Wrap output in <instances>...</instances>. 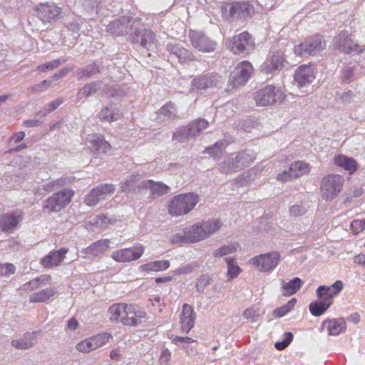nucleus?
Here are the masks:
<instances>
[{
	"instance_id": "f257e3e1",
	"label": "nucleus",
	"mask_w": 365,
	"mask_h": 365,
	"mask_svg": "<svg viewBox=\"0 0 365 365\" xmlns=\"http://www.w3.org/2000/svg\"><path fill=\"white\" fill-rule=\"evenodd\" d=\"M220 9L223 19L235 25L245 24L255 14V8L249 1L224 2Z\"/></svg>"
},
{
	"instance_id": "f03ea898",
	"label": "nucleus",
	"mask_w": 365,
	"mask_h": 365,
	"mask_svg": "<svg viewBox=\"0 0 365 365\" xmlns=\"http://www.w3.org/2000/svg\"><path fill=\"white\" fill-rule=\"evenodd\" d=\"M199 202L198 195L187 192L173 196L168 204V212L172 216H181L190 212Z\"/></svg>"
},
{
	"instance_id": "7ed1b4c3",
	"label": "nucleus",
	"mask_w": 365,
	"mask_h": 365,
	"mask_svg": "<svg viewBox=\"0 0 365 365\" xmlns=\"http://www.w3.org/2000/svg\"><path fill=\"white\" fill-rule=\"evenodd\" d=\"M208 121L204 118H197L192 120L186 125L180 126L176 128L173 134V140L178 143H185L190 139L200 135L201 132L208 126Z\"/></svg>"
},
{
	"instance_id": "20e7f679",
	"label": "nucleus",
	"mask_w": 365,
	"mask_h": 365,
	"mask_svg": "<svg viewBox=\"0 0 365 365\" xmlns=\"http://www.w3.org/2000/svg\"><path fill=\"white\" fill-rule=\"evenodd\" d=\"M326 47V41L324 37L319 34L308 36L304 40L294 47V53L296 56L308 58L317 56Z\"/></svg>"
},
{
	"instance_id": "39448f33",
	"label": "nucleus",
	"mask_w": 365,
	"mask_h": 365,
	"mask_svg": "<svg viewBox=\"0 0 365 365\" xmlns=\"http://www.w3.org/2000/svg\"><path fill=\"white\" fill-rule=\"evenodd\" d=\"M285 95L281 88L273 85L267 86L253 94L256 104L259 106H269L284 100Z\"/></svg>"
},
{
	"instance_id": "423d86ee",
	"label": "nucleus",
	"mask_w": 365,
	"mask_h": 365,
	"mask_svg": "<svg viewBox=\"0 0 365 365\" xmlns=\"http://www.w3.org/2000/svg\"><path fill=\"white\" fill-rule=\"evenodd\" d=\"M130 38L133 43L138 45L148 51L156 48V39L155 34L150 29L143 27L140 19L136 23L130 34Z\"/></svg>"
},
{
	"instance_id": "0eeeda50",
	"label": "nucleus",
	"mask_w": 365,
	"mask_h": 365,
	"mask_svg": "<svg viewBox=\"0 0 365 365\" xmlns=\"http://www.w3.org/2000/svg\"><path fill=\"white\" fill-rule=\"evenodd\" d=\"M221 227L219 220L202 221L187 227L192 242H199L207 238L217 232Z\"/></svg>"
},
{
	"instance_id": "6e6552de",
	"label": "nucleus",
	"mask_w": 365,
	"mask_h": 365,
	"mask_svg": "<svg viewBox=\"0 0 365 365\" xmlns=\"http://www.w3.org/2000/svg\"><path fill=\"white\" fill-rule=\"evenodd\" d=\"M226 45L234 54L248 53L254 49L255 41L252 36L244 31L227 40Z\"/></svg>"
},
{
	"instance_id": "1a4fd4ad",
	"label": "nucleus",
	"mask_w": 365,
	"mask_h": 365,
	"mask_svg": "<svg viewBox=\"0 0 365 365\" xmlns=\"http://www.w3.org/2000/svg\"><path fill=\"white\" fill-rule=\"evenodd\" d=\"M344 182V178L340 175H328L325 176L321 183L322 197L326 200L331 201L341 192Z\"/></svg>"
},
{
	"instance_id": "9d476101",
	"label": "nucleus",
	"mask_w": 365,
	"mask_h": 365,
	"mask_svg": "<svg viewBox=\"0 0 365 365\" xmlns=\"http://www.w3.org/2000/svg\"><path fill=\"white\" fill-rule=\"evenodd\" d=\"M74 191L71 189L64 188L53 193L45 202L43 210L49 212H59L64 208L71 200Z\"/></svg>"
},
{
	"instance_id": "9b49d317",
	"label": "nucleus",
	"mask_w": 365,
	"mask_h": 365,
	"mask_svg": "<svg viewBox=\"0 0 365 365\" xmlns=\"http://www.w3.org/2000/svg\"><path fill=\"white\" fill-rule=\"evenodd\" d=\"M254 71L252 63L248 61L240 62L230 73L229 83L233 88L245 85L251 78Z\"/></svg>"
},
{
	"instance_id": "f8f14e48",
	"label": "nucleus",
	"mask_w": 365,
	"mask_h": 365,
	"mask_svg": "<svg viewBox=\"0 0 365 365\" xmlns=\"http://www.w3.org/2000/svg\"><path fill=\"white\" fill-rule=\"evenodd\" d=\"M138 21H139V18L126 16H121L110 22L107 30L115 36L130 34Z\"/></svg>"
},
{
	"instance_id": "ddd939ff",
	"label": "nucleus",
	"mask_w": 365,
	"mask_h": 365,
	"mask_svg": "<svg viewBox=\"0 0 365 365\" xmlns=\"http://www.w3.org/2000/svg\"><path fill=\"white\" fill-rule=\"evenodd\" d=\"M166 51L169 53L168 56L169 61L176 58L178 63L183 65L197 61L196 56L192 51L177 42L168 43L166 46Z\"/></svg>"
},
{
	"instance_id": "4468645a",
	"label": "nucleus",
	"mask_w": 365,
	"mask_h": 365,
	"mask_svg": "<svg viewBox=\"0 0 365 365\" xmlns=\"http://www.w3.org/2000/svg\"><path fill=\"white\" fill-rule=\"evenodd\" d=\"M287 61L284 53L281 50H272L269 53L266 60L261 66V71L266 73H274L282 70Z\"/></svg>"
},
{
	"instance_id": "2eb2a0df",
	"label": "nucleus",
	"mask_w": 365,
	"mask_h": 365,
	"mask_svg": "<svg viewBox=\"0 0 365 365\" xmlns=\"http://www.w3.org/2000/svg\"><path fill=\"white\" fill-rule=\"evenodd\" d=\"M188 37L192 47L199 51L210 53L214 51L217 48V42L202 32L190 31Z\"/></svg>"
},
{
	"instance_id": "dca6fc26",
	"label": "nucleus",
	"mask_w": 365,
	"mask_h": 365,
	"mask_svg": "<svg viewBox=\"0 0 365 365\" xmlns=\"http://www.w3.org/2000/svg\"><path fill=\"white\" fill-rule=\"evenodd\" d=\"M24 213L19 209L2 215L0 217V228L4 232L13 233L22 222Z\"/></svg>"
},
{
	"instance_id": "f3484780",
	"label": "nucleus",
	"mask_w": 365,
	"mask_h": 365,
	"mask_svg": "<svg viewBox=\"0 0 365 365\" xmlns=\"http://www.w3.org/2000/svg\"><path fill=\"white\" fill-rule=\"evenodd\" d=\"M280 259L279 252H272L259 255L251 259L252 263L255 265L260 272H271L278 264Z\"/></svg>"
},
{
	"instance_id": "a211bd4d",
	"label": "nucleus",
	"mask_w": 365,
	"mask_h": 365,
	"mask_svg": "<svg viewBox=\"0 0 365 365\" xmlns=\"http://www.w3.org/2000/svg\"><path fill=\"white\" fill-rule=\"evenodd\" d=\"M115 187L112 184H101L92 189L85 197V203L91 207L96 205L101 200L113 194Z\"/></svg>"
},
{
	"instance_id": "6ab92c4d",
	"label": "nucleus",
	"mask_w": 365,
	"mask_h": 365,
	"mask_svg": "<svg viewBox=\"0 0 365 365\" xmlns=\"http://www.w3.org/2000/svg\"><path fill=\"white\" fill-rule=\"evenodd\" d=\"M61 11V8L54 4L41 3L36 7V15L43 23L56 21Z\"/></svg>"
},
{
	"instance_id": "aec40b11",
	"label": "nucleus",
	"mask_w": 365,
	"mask_h": 365,
	"mask_svg": "<svg viewBox=\"0 0 365 365\" xmlns=\"http://www.w3.org/2000/svg\"><path fill=\"white\" fill-rule=\"evenodd\" d=\"M110 240H100L83 249L81 252V257L90 260L101 258L109 247Z\"/></svg>"
},
{
	"instance_id": "412c9836",
	"label": "nucleus",
	"mask_w": 365,
	"mask_h": 365,
	"mask_svg": "<svg viewBox=\"0 0 365 365\" xmlns=\"http://www.w3.org/2000/svg\"><path fill=\"white\" fill-rule=\"evenodd\" d=\"M124 317L122 324L125 326H136L142 322L145 318L146 313L141 310L138 306L126 304Z\"/></svg>"
},
{
	"instance_id": "4be33fe9",
	"label": "nucleus",
	"mask_w": 365,
	"mask_h": 365,
	"mask_svg": "<svg viewBox=\"0 0 365 365\" xmlns=\"http://www.w3.org/2000/svg\"><path fill=\"white\" fill-rule=\"evenodd\" d=\"M334 48L345 53H359L363 51L358 44L354 43L347 33L344 31L340 33L336 38Z\"/></svg>"
},
{
	"instance_id": "5701e85b",
	"label": "nucleus",
	"mask_w": 365,
	"mask_h": 365,
	"mask_svg": "<svg viewBox=\"0 0 365 365\" xmlns=\"http://www.w3.org/2000/svg\"><path fill=\"white\" fill-rule=\"evenodd\" d=\"M344 284L341 280H336L332 285H321L316 290V295L319 299L332 302L334 297L336 296L343 289Z\"/></svg>"
},
{
	"instance_id": "b1692460",
	"label": "nucleus",
	"mask_w": 365,
	"mask_h": 365,
	"mask_svg": "<svg viewBox=\"0 0 365 365\" xmlns=\"http://www.w3.org/2000/svg\"><path fill=\"white\" fill-rule=\"evenodd\" d=\"M294 78L300 88L309 85L315 78L314 68L312 66L302 65L295 71Z\"/></svg>"
},
{
	"instance_id": "393cba45",
	"label": "nucleus",
	"mask_w": 365,
	"mask_h": 365,
	"mask_svg": "<svg viewBox=\"0 0 365 365\" xmlns=\"http://www.w3.org/2000/svg\"><path fill=\"white\" fill-rule=\"evenodd\" d=\"M220 76L216 73H207L195 78L192 81V86L197 90L206 89L216 86Z\"/></svg>"
},
{
	"instance_id": "a878e982",
	"label": "nucleus",
	"mask_w": 365,
	"mask_h": 365,
	"mask_svg": "<svg viewBox=\"0 0 365 365\" xmlns=\"http://www.w3.org/2000/svg\"><path fill=\"white\" fill-rule=\"evenodd\" d=\"M195 317L196 314L192 307L187 304H184L180 314L181 328L184 333H189L194 327Z\"/></svg>"
},
{
	"instance_id": "bb28decb",
	"label": "nucleus",
	"mask_w": 365,
	"mask_h": 365,
	"mask_svg": "<svg viewBox=\"0 0 365 365\" xmlns=\"http://www.w3.org/2000/svg\"><path fill=\"white\" fill-rule=\"evenodd\" d=\"M103 69V62L100 60L94 61L91 64L78 68L75 74L78 80L90 78L99 73Z\"/></svg>"
},
{
	"instance_id": "cd10ccee",
	"label": "nucleus",
	"mask_w": 365,
	"mask_h": 365,
	"mask_svg": "<svg viewBox=\"0 0 365 365\" xmlns=\"http://www.w3.org/2000/svg\"><path fill=\"white\" fill-rule=\"evenodd\" d=\"M122 115V113L115 103L108 104L102 108L98 114L100 120L106 122L116 121L120 119Z\"/></svg>"
},
{
	"instance_id": "c85d7f7f",
	"label": "nucleus",
	"mask_w": 365,
	"mask_h": 365,
	"mask_svg": "<svg viewBox=\"0 0 365 365\" xmlns=\"http://www.w3.org/2000/svg\"><path fill=\"white\" fill-rule=\"evenodd\" d=\"M68 250L65 247H61L56 251L50 252L47 256L41 259V264L45 267H51L58 266L63 259Z\"/></svg>"
},
{
	"instance_id": "c756f323",
	"label": "nucleus",
	"mask_w": 365,
	"mask_h": 365,
	"mask_svg": "<svg viewBox=\"0 0 365 365\" xmlns=\"http://www.w3.org/2000/svg\"><path fill=\"white\" fill-rule=\"evenodd\" d=\"M233 163L235 172L240 171L250 164L255 160V156L252 153L247 151L239 152L235 158H230Z\"/></svg>"
},
{
	"instance_id": "7c9ffc66",
	"label": "nucleus",
	"mask_w": 365,
	"mask_h": 365,
	"mask_svg": "<svg viewBox=\"0 0 365 365\" xmlns=\"http://www.w3.org/2000/svg\"><path fill=\"white\" fill-rule=\"evenodd\" d=\"M141 187L150 190L152 195L161 196L168 194L170 188L161 182H155L152 180H144L140 182Z\"/></svg>"
},
{
	"instance_id": "2f4dec72",
	"label": "nucleus",
	"mask_w": 365,
	"mask_h": 365,
	"mask_svg": "<svg viewBox=\"0 0 365 365\" xmlns=\"http://www.w3.org/2000/svg\"><path fill=\"white\" fill-rule=\"evenodd\" d=\"M334 163L337 166L344 168L350 174L354 173L358 168V164L355 159L344 155L335 156Z\"/></svg>"
},
{
	"instance_id": "473e14b6",
	"label": "nucleus",
	"mask_w": 365,
	"mask_h": 365,
	"mask_svg": "<svg viewBox=\"0 0 365 365\" xmlns=\"http://www.w3.org/2000/svg\"><path fill=\"white\" fill-rule=\"evenodd\" d=\"M102 86L101 81H92L88 83L85 84L82 88H81L77 92V98L79 100L83 98H88L94 93H96L98 90L101 89Z\"/></svg>"
},
{
	"instance_id": "72a5a7b5",
	"label": "nucleus",
	"mask_w": 365,
	"mask_h": 365,
	"mask_svg": "<svg viewBox=\"0 0 365 365\" xmlns=\"http://www.w3.org/2000/svg\"><path fill=\"white\" fill-rule=\"evenodd\" d=\"M170 264L168 259L155 260L141 264L139 269L143 272H161L167 269Z\"/></svg>"
},
{
	"instance_id": "f704fd0d",
	"label": "nucleus",
	"mask_w": 365,
	"mask_h": 365,
	"mask_svg": "<svg viewBox=\"0 0 365 365\" xmlns=\"http://www.w3.org/2000/svg\"><path fill=\"white\" fill-rule=\"evenodd\" d=\"M35 344L34 332H26L20 339H15L11 341V345L19 349H27Z\"/></svg>"
},
{
	"instance_id": "c9c22d12",
	"label": "nucleus",
	"mask_w": 365,
	"mask_h": 365,
	"mask_svg": "<svg viewBox=\"0 0 365 365\" xmlns=\"http://www.w3.org/2000/svg\"><path fill=\"white\" fill-rule=\"evenodd\" d=\"M359 65L356 63H349L343 67L341 70V79L342 83L348 84L356 79V71Z\"/></svg>"
},
{
	"instance_id": "e433bc0d",
	"label": "nucleus",
	"mask_w": 365,
	"mask_h": 365,
	"mask_svg": "<svg viewBox=\"0 0 365 365\" xmlns=\"http://www.w3.org/2000/svg\"><path fill=\"white\" fill-rule=\"evenodd\" d=\"M56 288H46L39 292L33 293L30 296L31 302H43L48 300L51 297L57 294Z\"/></svg>"
},
{
	"instance_id": "4c0bfd02",
	"label": "nucleus",
	"mask_w": 365,
	"mask_h": 365,
	"mask_svg": "<svg viewBox=\"0 0 365 365\" xmlns=\"http://www.w3.org/2000/svg\"><path fill=\"white\" fill-rule=\"evenodd\" d=\"M332 302H327L320 299L319 302H312L309 305V309L311 314L315 317L321 316L326 310H327L331 305Z\"/></svg>"
},
{
	"instance_id": "58836bf2",
	"label": "nucleus",
	"mask_w": 365,
	"mask_h": 365,
	"mask_svg": "<svg viewBox=\"0 0 365 365\" xmlns=\"http://www.w3.org/2000/svg\"><path fill=\"white\" fill-rule=\"evenodd\" d=\"M324 324L330 335H338L345 329V322L341 319L327 320Z\"/></svg>"
},
{
	"instance_id": "ea45409f",
	"label": "nucleus",
	"mask_w": 365,
	"mask_h": 365,
	"mask_svg": "<svg viewBox=\"0 0 365 365\" xmlns=\"http://www.w3.org/2000/svg\"><path fill=\"white\" fill-rule=\"evenodd\" d=\"M126 304L123 303L114 304L109 307L108 312L110 314V319L112 322H120L122 323L125 310H126Z\"/></svg>"
},
{
	"instance_id": "a19ab883",
	"label": "nucleus",
	"mask_w": 365,
	"mask_h": 365,
	"mask_svg": "<svg viewBox=\"0 0 365 365\" xmlns=\"http://www.w3.org/2000/svg\"><path fill=\"white\" fill-rule=\"evenodd\" d=\"M302 284L303 281L299 277H295L288 282H283V294L290 296L295 294L301 288Z\"/></svg>"
},
{
	"instance_id": "79ce46f5",
	"label": "nucleus",
	"mask_w": 365,
	"mask_h": 365,
	"mask_svg": "<svg viewBox=\"0 0 365 365\" xmlns=\"http://www.w3.org/2000/svg\"><path fill=\"white\" fill-rule=\"evenodd\" d=\"M310 169L309 164L301 160L295 161L290 165V171L292 172V176L295 178L309 173Z\"/></svg>"
},
{
	"instance_id": "37998d69",
	"label": "nucleus",
	"mask_w": 365,
	"mask_h": 365,
	"mask_svg": "<svg viewBox=\"0 0 365 365\" xmlns=\"http://www.w3.org/2000/svg\"><path fill=\"white\" fill-rule=\"evenodd\" d=\"M91 148L99 153H107L110 150V144L100 136H93L90 140Z\"/></svg>"
},
{
	"instance_id": "c03bdc74",
	"label": "nucleus",
	"mask_w": 365,
	"mask_h": 365,
	"mask_svg": "<svg viewBox=\"0 0 365 365\" xmlns=\"http://www.w3.org/2000/svg\"><path fill=\"white\" fill-rule=\"evenodd\" d=\"M68 58L61 57L51 61L46 62L43 64L39 65L36 67V71L40 72H46L47 71H52L58 68L60 65L67 62Z\"/></svg>"
},
{
	"instance_id": "a18cd8bd",
	"label": "nucleus",
	"mask_w": 365,
	"mask_h": 365,
	"mask_svg": "<svg viewBox=\"0 0 365 365\" xmlns=\"http://www.w3.org/2000/svg\"><path fill=\"white\" fill-rule=\"evenodd\" d=\"M66 184V179L58 178L56 180L50 181L49 182L43 185L38 189V192L40 195H45L46 192H50L55 190L57 187Z\"/></svg>"
},
{
	"instance_id": "49530a36",
	"label": "nucleus",
	"mask_w": 365,
	"mask_h": 365,
	"mask_svg": "<svg viewBox=\"0 0 365 365\" xmlns=\"http://www.w3.org/2000/svg\"><path fill=\"white\" fill-rule=\"evenodd\" d=\"M90 337L92 341L94 350L104 346L110 339L113 338L112 335L107 332H102Z\"/></svg>"
},
{
	"instance_id": "de8ad7c7",
	"label": "nucleus",
	"mask_w": 365,
	"mask_h": 365,
	"mask_svg": "<svg viewBox=\"0 0 365 365\" xmlns=\"http://www.w3.org/2000/svg\"><path fill=\"white\" fill-rule=\"evenodd\" d=\"M83 24V21L81 16H73L68 19V21L66 23L65 26L69 31L73 33H78L81 30Z\"/></svg>"
},
{
	"instance_id": "09e8293b",
	"label": "nucleus",
	"mask_w": 365,
	"mask_h": 365,
	"mask_svg": "<svg viewBox=\"0 0 365 365\" xmlns=\"http://www.w3.org/2000/svg\"><path fill=\"white\" fill-rule=\"evenodd\" d=\"M128 262L139 259L144 252V247L142 245L138 244L133 247L125 248Z\"/></svg>"
},
{
	"instance_id": "8fccbe9b",
	"label": "nucleus",
	"mask_w": 365,
	"mask_h": 365,
	"mask_svg": "<svg viewBox=\"0 0 365 365\" xmlns=\"http://www.w3.org/2000/svg\"><path fill=\"white\" fill-rule=\"evenodd\" d=\"M171 242L173 244H185L192 242L188 228L183 229L182 232L176 233L173 235Z\"/></svg>"
},
{
	"instance_id": "3c124183",
	"label": "nucleus",
	"mask_w": 365,
	"mask_h": 365,
	"mask_svg": "<svg viewBox=\"0 0 365 365\" xmlns=\"http://www.w3.org/2000/svg\"><path fill=\"white\" fill-rule=\"evenodd\" d=\"M63 103V99L62 98H58L56 100L46 104L43 110L38 111V115L41 116H46L49 113L54 111Z\"/></svg>"
},
{
	"instance_id": "603ef678",
	"label": "nucleus",
	"mask_w": 365,
	"mask_h": 365,
	"mask_svg": "<svg viewBox=\"0 0 365 365\" xmlns=\"http://www.w3.org/2000/svg\"><path fill=\"white\" fill-rule=\"evenodd\" d=\"M296 302H297V299L294 298H292L286 304L274 310V312H273L274 315L277 317H284L285 314H287L288 312H289L292 309V308L294 307Z\"/></svg>"
},
{
	"instance_id": "864d4df0",
	"label": "nucleus",
	"mask_w": 365,
	"mask_h": 365,
	"mask_svg": "<svg viewBox=\"0 0 365 365\" xmlns=\"http://www.w3.org/2000/svg\"><path fill=\"white\" fill-rule=\"evenodd\" d=\"M237 244L223 245L221 247L218 248L217 250H215L214 256L220 257L235 252L237 251Z\"/></svg>"
},
{
	"instance_id": "5fc2aeb1",
	"label": "nucleus",
	"mask_w": 365,
	"mask_h": 365,
	"mask_svg": "<svg viewBox=\"0 0 365 365\" xmlns=\"http://www.w3.org/2000/svg\"><path fill=\"white\" fill-rule=\"evenodd\" d=\"M212 281V278L209 274L200 275L196 281L197 292L199 293H202L205 287L210 284Z\"/></svg>"
},
{
	"instance_id": "6e6d98bb",
	"label": "nucleus",
	"mask_w": 365,
	"mask_h": 365,
	"mask_svg": "<svg viewBox=\"0 0 365 365\" xmlns=\"http://www.w3.org/2000/svg\"><path fill=\"white\" fill-rule=\"evenodd\" d=\"M53 80L50 78L43 80L39 83L34 84L29 88V91L31 93H41L46 91L51 86Z\"/></svg>"
},
{
	"instance_id": "4d7b16f0",
	"label": "nucleus",
	"mask_w": 365,
	"mask_h": 365,
	"mask_svg": "<svg viewBox=\"0 0 365 365\" xmlns=\"http://www.w3.org/2000/svg\"><path fill=\"white\" fill-rule=\"evenodd\" d=\"M76 349L82 353H89L94 350L91 337L86 338L76 346Z\"/></svg>"
},
{
	"instance_id": "13d9d810",
	"label": "nucleus",
	"mask_w": 365,
	"mask_h": 365,
	"mask_svg": "<svg viewBox=\"0 0 365 365\" xmlns=\"http://www.w3.org/2000/svg\"><path fill=\"white\" fill-rule=\"evenodd\" d=\"M293 337L294 336L292 332H285L283 335L282 341L276 342L274 347L279 351L284 349L292 341Z\"/></svg>"
},
{
	"instance_id": "bf43d9fd",
	"label": "nucleus",
	"mask_w": 365,
	"mask_h": 365,
	"mask_svg": "<svg viewBox=\"0 0 365 365\" xmlns=\"http://www.w3.org/2000/svg\"><path fill=\"white\" fill-rule=\"evenodd\" d=\"M16 267L11 263H0V279L9 277L15 273Z\"/></svg>"
},
{
	"instance_id": "052dcab7",
	"label": "nucleus",
	"mask_w": 365,
	"mask_h": 365,
	"mask_svg": "<svg viewBox=\"0 0 365 365\" xmlns=\"http://www.w3.org/2000/svg\"><path fill=\"white\" fill-rule=\"evenodd\" d=\"M225 260L228 267L227 274L231 279H234L239 274L241 269L238 265L235 264L233 258L227 257Z\"/></svg>"
},
{
	"instance_id": "680f3d73",
	"label": "nucleus",
	"mask_w": 365,
	"mask_h": 365,
	"mask_svg": "<svg viewBox=\"0 0 365 365\" xmlns=\"http://www.w3.org/2000/svg\"><path fill=\"white\" fill-rule=\"evenodd\" d=\"M160 115H164L168 118H172L175 116V109L174 104L171 102L167 103L159 110Z\"/></svg>"
},
{
	"instance_id": "e2e57ef3",
	"label": "nucleus",
	"mask_w": 365,
	"mask_h": 365,
	"mask_svg": "<svg viewBox=\"0 0 365 365\" xmlns=\"http://www.w3.org/2000/svg\"><path fill=\"white\" fill-rule=\"evenodd\" d=\"M137 187H141L140 183L137 185V182L131 178L123 182L120 189L121 192H130L135 190Z\"/></svg>"
},
{
	"instance_id": "0e129e2a",
	"label": "nucleus",
	"mask_w": 365,
	"mask_h": 365,
	"mask_svg": "<svg viewBox=\"0 0 365 365\" xmlns=\"http://www.w3.org/2000/svg\"><path fill=\"white\" fill-rule=\"evenodd\" d=\"M218 170L220 173L225 174H228L232 172L235 173L233 168V163H232L230 158L219 163Z\"/></svg>"
},
{
	"instance_id": "69168bd1",
	"label": "nucleus",
	"mask_w": 365,
	"mask_h": 365,
	"mask_svg": "<svg viewBox=\"0 0 365 365\" xmlns=\"http://www.w3.org/2000/svg\"><path fill=\"white\" fill-rule=\"evenodd\" d=\"M111 257L118 262H129L125 248L120 249L112 252Z\"/></svg>"
},
{
	"instance_id": "338daca9",
	"label": "nucleus",
	"mask_w": 365,
	"mask_h": 365,
	"mask_svg": "<svg viewBox=\"0 0 365 365\" xmlns=\"http://www.w3.org/2000/svg\"><path fill=\"white\" fill-rule=\"evenodd\" d=\"M350 229L354 235L365 230V220H354L350 224Z\"/></svg>"
},
{
	"instance_id": "774afa93",
	"label": "nucleus",
	"mask_w": 365,
	"mask_h": 365,
	"mask_svg": "<svg viewBox=\"0 0 365 365\" xmlns=\"http://www.w3.org/2000/svg\"><path fill=\"white\" fill-rule=\"evenodd\" d=\"M289 211L291 216L299 217L306 213L307 208L301 205H294L290 207Z\"/></svg>"
}]
</instances>
